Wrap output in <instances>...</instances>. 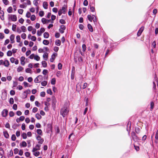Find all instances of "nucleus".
<instances>
[{"label":"nucleus","mask_w":158,"mask_h":158,"mask_svg":"<svg viewBox=\"0 0 158 158\" xmlns=\"http://www.w3.org/2000/svg\"><path fill=\"white\" fill-rule=\"evenodd\" d=\"M35 19H36V17H35V15H32L31 16V21H34L35 20Z\"/></svg>","instance_id":"obj_34"},{"label":"nucleus","mask_w":158,"mask_h":158,"mask_svg":"<svg viewBox=\"0 0 158 158\" xmlns=\"http://www.w3.org/2000/svg\"><path fill=\"white\" fill-rule=\"evenodd\" d=\"M83 4L85 6H87L88 5V2L87 0H85Z\"/></svg>","instance_id":"obj_60"},{"label":"nucleus","mask_w":158,"mask_h":158,"mask_svg":"<svg viewBox=\"0 0 158 158\" xmlns=\"http://www.w3.org/2000/svg\"><path fill=\"white\" fill-rule=\"evenodd\" d=\"M59 22L61 23L62 24H64L65 23V21L63 19H60Z\"/></svg>","instance_id":"obj_59"},{"label":"nucleus","mask_w":158,"mask_h":158,"mask_svg":"<svg viewBox=\"0 0 158 158\" xmlns=\"http://www.w3.org/2000/svg\"><path fill=\"white\" fill-rule=\"evenodd\" d=\"M62 64L60 63H59L58 64V68L59 69H61L62 68Z\"/></svg>","instance_id":"obj_47"},{"label":"nucleus","mask_w":158,"mask_h":158,"mask_svg":"<svg viewBox=\"0 0 158 158\" xmlns=\"http://www.w3.org/2000/svg\"><path fill=\"white\" fill-rule=\"evenodd\" d=\"M38 110V109L36 107H34L33 108L32 110V112L34 113L36 112Z\"/></svg>","instance_id":"obj_62"},{"label":"nucleus","mask_w":158,"mask_h":158,"mask_svg":"<svg viewBox=\"0 0 158 158\" xmlns=\"http://www.w3.org/2000/svg\"><path fill=\"white\" fill-rule=\"evenodd\" d=\"M4 12L3 11L1 10L0 11V17L1 19L2 20H3L4 19Z\"/></svg>","instance_id":"obj_11"},{"label":"nucleus","mask_w":158,"mask_h":158,"mask_svg":"<svg viewBox=\"0 0 158 158\" xmlns=\"http://www.w3.org/2000/svg\"><path fill=\"white\" fill-rule=\"evenodd\" d=\"M36 139L38 141V143L40 144H42L44 141V139L42 138L39 135H38L36 137Z\"/></svg>","instance_id":"obj_5"},{"label":"nucleus","mask_w":158,"mask_h":158,"mask_svg":"<svg viewBox=\"0 0 158 158\" xmlns=\"http://www.w3.org/2000/svg\"><path fill=\"white\" fill-rule=\"evenodd\" d=\"M131 135L132 139L134 141H137L139 139V137L136 135L134 132L132 131L131 133Z\"/></svg>","instance_id":"obj_2"},{"label":"nucleus","mask_w":158,"mask_h":158,"mask_svg":"<svg viewBox=\"0 0 158 158\" xmlns=\"http://www.w3.org/2000/svg\"><path fill=\"white\" fill-rule=\"evenodd\" d=\"M16 41L17 42L19 43L20 41V37L19 35H18L16 37Z\"/></svg>","instance_id":"obj_30"},{"label":"nucleus","mask_w":158,"mask_h":158,"mask_svg":"<svg viewBox=\"0 0 158 158\" xmlns=\"http://www.w3.org/2000/svg\"><path fill=\"white\" fill-rule=\"evenodd\" d=\"M16 27V25L15 24H13L12 27V30L13 31H15Z\"/></svg>","instance_id":"obj_45"},{"label":"nucleus","mask_w":158,"mask_h":158,"mask_svg":"<svg viewBox=\"0 0 158 158\" xmlns=\"http://www.w3.org/2000/svg\"><path fill=\"white\" fill-rule=\"evenodd\" d=\"M56 80L55 78L52 79L51 81V84L52 85H55L56 84Z\"/></svg>","instance_id":"obj_28"},{"label":"nucleus","mask_w":158,"mask_h":158,"mask_svg":"<svg viewBox=\"0 0 158 158\" xmlns=\"http://www.w3.org/2000/svg\"><path fill=\"white\" fill-rule=\"evenodd\" d=\"M21 38L23 39H25L26 37V35L24 33H23L21 35Z\"/></svg>","instance_id":"obj_41"},{"label":"nucleus","mask_w":158,"mask_h":158,"mask_svg":"<svg viewBox=\"0 0 158 158\" xmlns=\"http://www.w3.org/2000/svg\"><path fill=\"white\" fill-rule=\"evenodd\" d=\"M43 6L45 9L48 8V3L46 2H43Z\"/></svg>","instance_id":"obj_17"},{"label":"nucleus","mask_w":158,"mask_h":158,"mask_svg":"<svg viewBox=\"0 0 158 158\" xmlns=\"http://www.w3.org/2000/svg\"><path fill=\"white\" fill-rule=\"evenodd\" d=\"M36 132L38 134L40 135H42V131L40 129H38L37 130Z\"/></svg>","instance_id":"obj_22"},{"label":"nucleus","mask_w":158,"mask_h":158,"mask_svg":"<svg viewBox=\"0 0 158 158\" xmlns=\"http://www.w3.org/2000/svg\"><path fill=\"white\" fill-rule=\"evenodd\" d=\"M87 18L89 20L90 22H92V16L90 15H88L87 16Z\"/></svg>","instance_id":"obj_56"},{"label":"nucleus","mask_w":158,"mask_h":158,"mask_svg":"<svg viewBox=\"0 0 158 158\" xmlns=\"http://www.w3.org/2000/svg\"><path fill=\"white\" fill-rule=\"evenodd\" d=\"M14 99L13 98H10L9 102L10 104H13L14 103Z\"/></svg>","instance_id":"obj_38"},{"label":"nucleus","mask_w":158,"mask_h":158,"mask_svg":"<svg viewBox=\"0 0 158 158\" xmlns=\"http://www.w3.org/2000/svg\"><path fill=\"white\" fill-rule=\"evenodd\" d=\"M34 82L35 83H39L40 82V81L39 79V78L37 77L34 80Z\"/></svg>","instance_id":"obj_33"},{"label":"nucleus","mask_w":158,"mask_h":158,"mask_svg":"<svg viewBox=\"0 0 158 158\" xmlns=\"http://www.w3.org/2000/svg\"><path fill=\"white\" fill-rule=\"evenodd\" d=\"M47 92L48 94H49L51 95H52V92L51 89H48L47 90Z\"/></svg>","instance_id":"obj_44"},{"label":"nucleus","mask_w":158,"mask_h":158,"mask_svg":"<svg viewBox=\"0 0 158 158\" xmlns=\"http://www.w3.org/2000/svg\"><path fill=\"white\" fill-rule=\"evenodd\" d=\"M33 155L36 156H38L40 155V152H35L34 153Z\"/></svg>","instance_id":"obj_48"},{"label":"nucleus","mask_w":158,"mask_h":158,"mask_svg":"<svg viewBox=\"0 0 158 158\" xmlns=\"http://www.w3.org/2000/svg\"><path fill=\"white\" fill-rule=\"evenodd\" d=\"M35 96L33 95H31L30 98V100L31 101H33L35 99Z\"/></svg>","instance_id":"obj_57"},{"label":"nucleus","mask_w":158,"mask_h":158,"mask_svg":"<svg viewBox=\"0 0 158 158\" xmlns=\"http://www.w3.org/2000/svg\"><path fill=\"white\" fill-rule=\"evenodd\" d=\"M35 117L39 120L42 117L39 113H37L35 114Z\"/></svg>","instance_id":"obj_23"},{"label":"nucleus","mask_w":158,"mask_h":158,"mask_svg":"<svg viewBox=\"0 0 158 158\" xmlns=\"http://www.w3.org/2000/svg\"><path fill=\"white\" fill-rule=\"evenodd\" d=\"M31 16V14L30 12H27L26 14V16L27 17L29 18Z\"/></svg>","instance_id":"obj_43"},{"label":"nucleus","mask_w":158,"mask_h":158,"mask_svg":"<svg viewBox=\"0 0 158 158\" xmlns=\"http://www.w3.org/2000/svg\"><path fill=\"white\" fill-rule=\"evenodd\" d=\"M8 111L6 109H4L2 112V114L3 117H6L8 114Z\"/></svg>","instance_id":"obj_8"},{"label":"nucleus","mask_w":158,"mask_h":158,"mask_svg":"<svg viewBox=\"0 0 158 158\" xmlns=\"http://www.w3.org/2000/svg\"><path fill=\"white\" fill-rule=\"evenodd\" d=\"M23 69V68L21 66H19L17 68V71L18 72H19Z\"/></svg>","instance_id":"obj_20"},{"label":"nucleus","mask_w":158,"mask_h":158,"mask_svg":"<svg viewBox=\"0 0 158 158\" xmlns=\"http://www.w3.org/2000/svg\"><path fill=\"white\" fill-rule=\"evenodd\" d=\"M40 145L37 144L35 148H34L32 150L33 152H34L37 150H39L40 149Z\"/></svg>","instance_id":"obj_7"},{"label":"nucleus","mask_w":158,"mask_h":158,"mask_svg":"<svg viewBox=\"0 0 158 158\" xmlns=\"http://www.w3.org/2000/svg\"><path fill=\"white\" fill-rule=\"evenodd\" d=\"M47 84V81H43L41 83V84L42 85L45 86Z\"/></svg>","instance_id":"obj_25"},{"label":"nucleus","mask_w":158,"mask_h":158,"mask_svg":"<svg viewBox=\"0 0 158 158\" xmlns=\"http://www.w3.org/2000/svg\"><path fill=\"white\" fill-rule=\"evenodd\" d=\"M144 27H141L137 33V35L138 36H139L141 34L142 32L144 30Z\"/></svg>","instance_id":"obj_9"},{"label":"nucleus","mask_w":158,"mask_h":158,"mask_svg":"<svg viewBox=\"0 0 158 158\" xmlns=\"http://www.w3.org/2000/svg\"><path fill=\"white\" fill-rule=\"evenodd\" d=\"M5 127H6L8 128H10V126L9 123H7L5 125Z\"/></svg>","instance_id":"obj_64"},{"label":"nucleus","mask_w":158,"mask_h":158,"mask_svg":"<svg viewBox=\"0 0 158 158\" xmlns=\"http://www.w3.org/2000/svg\"><path fill=\"white\" fill-rule=\"evenodd\" d=\"M44 13L43 11H40L39 13V15L41 17H42L44 16Z\"/></svg>","instance_id":"obj_46"},{"label":"nucleus","mask_w":158,"mask_h":158,"mask_svg":"<svg viewBox=\"0 0 158 158\" xmlns=\"http://www.w3.org/2000/svg\"><path fill=\"white\" fill-rule=\"evenodd\" d=\"M48 73V71L47 69H44L43 71V74L44 75H46Z\"/></svg>","instance_id":"obj_42"},{"label":"nucleus","mask_w":158,"mask_h":158,"mask_svg":"<svg viewBox=\"0 0 158 158\" xmlns=\"http://www.w3.org/2000/svg\"><path fill=\"white\" fill-rule=\"evenodd\" d=\"M43 44L45 45H48L49 44V42L47 40H44L43 41Z\"/></svg>","instance_id":"obj_24"},{"label":"nucleus","mask_w":158,"mask_h":158,"mask_svg":"<svg viewBox=\"0 0 158 158\" xmlns=\"http://www.w3.org/2000/svg\"><path fill=\"white\" fill-rule=\"evenodd\" d=\"M49 36V34L48 32H45L44 34V37L45 38H48Z\"/></svg>","instance_id":"obj_19"},{"label":"nucleus","mask_w":158,"mask_h":158,"mask_svg":"<svg viewBox=\"0 0 158 158\" xmlns=\"http://www.w3.org/2000/svg\"><path fill=\"white\" fill-rule=\"evenodd\" d=\"M9 115L10 117H13L14 115V113L12 111H10L9 112Z\"/></svg>","instance_id":"obj_52"},{"label":"nucleus","mask_w":158,"mask_h":158,"mask_svg":"<svg viewBox=\"0 0 158 158\" xmlns=\"http://www.w3.org/2000/svg\"><path fill=\"white\" fill-rule=\"evenodd\" d=\"M135 131L137 134L139 133L140 131L139 128L138 127H136L135 128Z\"/></svg>","instance_id":"obj_27"},{"label":"nucleus","mask_w":158,"mask_h":158,"mask_svg":"<svg viewBox=\"0 0 158 158\" xmlns=\"http://www.w3.org/2000/svg\"><path fill=\"white\" fill-rule=\"evenodd\" d=\"M22 31L25 32L26 31V28L24 26H22L21 27Z\"/></svg>","instance_id":"obj_32"},{"label":"nucleus","mask_w":158,"mask_h":158,"mask_svg":"<svg viewBox=\"0 0 158 158\" xmlns=\"http://www.w3.org/2000/svg\"><path fill=\"white\" fill-rule=\"evenodd\" d=\"M90 9L91 11L94 12L95 11V8L93 6H90Z\"/></svg>","instance_id":"obj_49"},{"label":"nucleus","mask_w":158,"mask_h":158,"mask_svg":"<svg viewBox=\"0 0 158 158\" xmlns=\"http://www.w3.org/2000/svg\"><path fill=\"white\" fill-rule=\"evenodd\" d=\"M3 2L6 5L8 4L9 1L7 0H2Z\"/></svg>","instance_id":"obj_54"},{"label":"nucleus","mask_w":158,"mask_h":158,"mask_svg":"<svg viewBox=\"0 0 158 158\" xmlns=\"http://www.w3.org/2000/svg\"><path fill=\"white\" fill-rule=\"evenodd\" d=\"M69 112V109L67 107H64L61 108L60 111V114L63 117H65L67 115Z\"/></svg>","instance_id":"obj_1"},{"label":"nucleus","mask_w":158,"mask_h":158,"mask_svg":"<svg viewBox=\"0 0 158 158\" xmlns=\"http://www.w3.org/2000/svg\"><path fill=\"white\" fill-rule=\"evenodd\" d=\"M41 21L44 24H45L46 23V19L45 18H43L41 19Z\"/></svg>","instance_id":"obj_61"},{"label":"nucleus","mask_w":158,"mask_h":158,"mask_svg":"<svg viewBox=\"0 0 158 158\" xmlns=\"http://www.w3.org/2000/svg\"><path fill=\"white\" fill-rule=\"evenodd\" d=\"M66 12V9L65 7H63L61 9H60L58 11V15L59 16L61 15L62 14H64Z\"/></svg>","instance_id":"obj_3"},{"label":"nucleus","mask_w":158,"mask_h":158,"mask_svg":"<svg viewBox=\"0 0 158 158\" xmlns=\"http://www.w3.org/2000/svg\"><path fill=\"white\" fill-rule=\"evenodd\" d=\"M154 107V103L153 102H151V110H152Z\"/></svg>","instance_id":"obj_51"},{"label":"nucleus","mask_w":158,"mask_h":158,"mask_svg":"<svg viewBox=\"0 0 158 158\" xmlns=\"http://www.w3.org/2000/svg\"><path fill=\"white\" fill-rule=\"evenodd\" d=\"M42 64L44 67H46L47 65L46 62L45 61H43L42 62Z\"/></svg>","instance_id":"obj_29"},{"label":"nucleus","mask_w":158,"mask_h":158,"mask_svg":"<svg viewBox=\"0 0 158 158\" xmlns=\"http://www.w3.org/2000/svg\"><path fill=\"white\" fill-rule=\"evenodd\" d=\"M87 85V83H85L83 85V86L82 88H81V87H80L81 88H82L83 89H85Z\"/></svg>","instance_id":"obj_40"},{"label":"nucleus","mask_w":158,"mask_h":158,"mask_svg":"<svg viewBox=\"0 0 158 158\" xmlns=\"http://www.w3.org/2000/svg\"><path fill=\"white\" fill-rule=\"evenodd\" d=\"M20 144L21 145V146L23 147H26L27 146V143L25 141H22Z\"/></svg>","instance_id":"obj_18"},{"label":"nucleus","mask_w":158,"mask_h":158,"mask_svg":"<svg viewBox=\"0 0 158 158\" xmlns=\"http://www.w3.org/2000/svg\"><path fill=\"white\" fill-rule=\"evenodd\" d=\"M66 27L64 25H61L60 26V28L59 29L60 32L63 34L64 32V30L65 29Z\"/></svg>","instance_id":"obj_6"},{"label":"nucleus","mask_w":158,"mask_h":158,"mask_svg":"<svg viewBox=\"0 0 158 158\" xmlns=\"http://www.w3.org/2000/svg\"><path fill=\"white\" fill-rule=\"evenodd\" d=\"M87 26H88V28L90 32H92L93 31V27H92V26L90 24H88Z\"/></svg>","instance_id":"obj_12"},{"label":"nucleus","mask_w":158,"mask_h":158,"mask_svg":"<svg viewBox=\"0 0 158 158\" xmlns=\"http://www.w3.org/2000/svg\"><path fill=\"white\" fill-rule=\"evenodd\" d=\"M22 137L23 139H26L27 137L26 134L25 133H23L22 134Z\"/></svg>","instance_id":"obj_58"},{"label":"nucleus","mask_w":158,"mask_h":158,"mask_svg":"<svg viewBox=\"0 0 158 158\" xmlns=\"http://www.w3.org/2000/svg\"><path fill=\"white\" fill-rule=\"evenodd\" d=\"M48 57V54L47 53H44L43 55V57L44 60H47Z\"/></svg>","instance_id":"obj_13"},{"label":"nucleus","mask_w":158,"mask_h":158,"mask_svg":"<svg viewBox=\"0 0 158 158\" xmlns=\"http://www.w3.org/2000/svg\"><path fill=\"white\" fill-rule=\"evenodd\" d=\"M31 71H32L31 69L30 68H27L25 70V71L27 73H32Z\"/></svg>","instance_id":"obj_31"},{"label":"nucleus","mask_w":158,"mask_h":158,"mask_svg":"<svg viewBox=\"0 0 158 158\" xmlns=\"http://www.w3.org/2000/svg\"><path fill=\"white\" fill-rule=\"evenodd\" d=\"M12 55V52L11 51H9L7 52V55L8 56H11Z\"/></svg>","instance_id":"obj_39"},{"label":"nucleus","mask_w":158,"mask_h":158,"mask_svg":"<svg viewBox=\"0 0 158 158\" xmlns=\"http://www.w3.org/2000/svg\"><path fill=\"white\" fill-rule=\"evenodd\" d=\"M10 94L11 95H14L15 94V91L14 90H11L10 92Z\"/></svg>","instance_id":"obj_53"},{"label":"nucleus","mask_w":158,"mask_h":158,"mask_svg":"<svg viewBox=\"0 0 158 158\" xmlns=\"http://www.w3.org/2000/svg\"><path fill=\"white\" fill-rule=\"evenodd\" d=\"M14 39L15 35L14 34H12L10 37V39L11 44H13L15 42Z\"/></svg>","instance_id":"obj_10"},{"label":"nucleus","mask_w":158,"mask_h":158,"mask_svg":"<svg viewBox=\"0 0 158 158\" xmlns=\"http://www.w3.org/2000/svg\"><path fill=\"white\" fill-rule=\"evenodd\" d=\"M3 135H4V137L6 138L7 139V138H9V135L8 134V133L7 132V131H4L3 132Z\"/></svg>","instance_id":"obj_15"},{"label":"nucleus","mask_w":158,"mask_h":158,"mask_svg":"<svg viewBox=\"0 0 158 158\" xmlns=\"http://www.w3.org/2000/svg\"><path fill=\"white\" fill-rule=\"evenodd\" d=\"M7 11L9 13H11L12 11V8L10 6L7 9Z\"/></svg>","instance_id":"obj_26"},{"label":"nucleus","mask_w":158,"mask_h":158,"mask_svg":"<svg viewBox=\"0 0 158 158\" xmlns=\"http://www.w3.org/2000/svg\"><path fill=\"white\" fill-rule=\"evenodd\" d=\"M5 66L6 67H8L9 65V61L6 60L4 62V64Z\"/></svg>","instance_id":"obj_14"},{"label":"nucleus","mask_w":158,"mask_h":158,"mask_svg":"<svg viewBox=\"0 0 158 158\" xmlns=\"http://www.w3.org/2000/svg\"><path fill=\"white\" fill-rule=\"evenodd\" d=\"M55 44L57 46H60L61 44L60 41L59 40H57L55 42Z\"/></svg>","instance_id":"obj_21"},{"label":"nucleus","mask_w":158,"mask_h":158,"mask_svg":"<svg viewBox=\"0 0 158 158\" xmlns=\"http://www.w3.org/2000/svg\"><path fill=\"white\" fill-rule=\"evenodd\" d=\"M31 40L35 41L36 40V38L35 36H31Z\"/></svg>","instance_id":"obj_36"},{"label":"nucleus","mask_w":158,"mask_h":158,"mask_svg":"<svg viewBox=\"0 0 158 158\" xmlns=\"http://www.w3.org/2000/svg\"><path fill=\"white\" fill-rule=\"evenodd\" d=\"M34 59L35 60H36L37 61H39L40 60V58L38 55H35L34 56Z\"/></svg>","instance_id":"obj_35"},{"label":"nucleus","mask_w":158,"mask_h":158,"mask_svg":"<svg viewBox=\"0 0 158 158\" xmlns=\"http://www.w3.org/2000/svg\"><path fill=\"white\" fill-rule=\"evenodd\" d=\"M11 140L13 141H15L16 139V137L15 135L13 134L11 136Z\"/></svg>","instance_id":"obj_37"},{"label":"nucleus","mask_w":158,"mask_h":158,"mask_svg":"<svg viewBox=\"0 0 158 158\" xmlns=\"http://www.w3.org/2000/svg\"><path fill=\"white\" fill-rule=\"evenodd\" d=\"M52 11L55 13H57L58 11L57 8L56 7H54L52 9Z\"/></svg>","instance_id":"obj_55"},{"label":"nucleus","mask_w":158,"mask_h":158,"mask_svg":"<svg viewBox=\"0 0 158 158\" xmlns=\"http://www.w3.org/2000/svg\"><path fill=\"white\" fill-rule=\"evenodd\" d=\"M3 150L2 148H0V154L1 156H2L3 154Z\"/></svg>","instance_id":"obj_50"},{"label":"nucleus","mask_w":158,"mask_h":158,"mask_svg":"<svg viewBox=\"0 0 158 158\" xmlns=\"http://www.w3.org/2000/svg\"><path fill=\"white\" fill-rule=\"evenodd\" d=\"M55 58V54H52L51 56V58L50 59V61L52 62H53V61Z\"/></svg>","instance_id":"obj_16"},{"label":"nucleus","mask_w":158,"mask_h":158,"mask_svg":"<svg viewBox=\"0 0 158 158\" xmlns=\"http://www.w3.org/2000/svg\"><path fill=\"white\" fill-rule=\"evenodd\" d=\"M8 16L9 18L13 21H16L17 20V17L15 15H9Z\"/></svg>","instance_id":"obj_4"},{"label":"nucleus","mask_w":158,"mask_h":158,"mask_svg":"<svg viewBox=\"0 0 158 158\" xmlns=\"http://www.w3.org/2000/svg\"><path fill=\"white\" fill-rule=\"evenodd\" d=\"M10 62L12 63H13L15 62V59L14 57H11L10 58Z\"/></svg>","instance_id":"obj_63"}]
</instances>
